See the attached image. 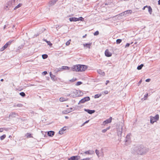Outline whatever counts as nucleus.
Listing matches in <instances>:
<instances>
[{"label": "nucleus", "mask_w": 160, "mask_h": 160, "mask_svg": "<svg viewBox=\"0 0 160 160\" xmlns=\"http://www.w3.org/2000/svg\"><path fill=\"white\" fill-rule=\"evenodd\" d=\"M88 67L85 65L78 64L73 66L70 70L73 71L82 72L87 69Z\"/></svg>", "instance_id": "obj_1"}, {"label": "nucleus", "mask_w": 160, "mask_h": 160, "mask_svg": "<svg viewBox=\"0 0 160 160\" xmlns=\"http://www.w3.org/2000/svg\"><path fill=\"white\" fill-rule=\"evenodd\" d=\"M145 148L143 146H138L135 148L134 150L138 154L142 155L146 153Z\"/></svg>", "instance_id": "obj_2"}, {"label": "nucleus", "mask_w": 160, "mask_h": 160, "mask_svg": "<svg viewBox=\"0 0 160 160\" xmlns=\"http://www.w3.org/2000/svg\"><path fill=\"white\" fill-rule=\"evenodd\" d=\"M72 93L73 94L72 95V97L73 98L82 96L83 94V93L82 91L76 89H75L72 91Z\"/></svg>", "instance_id": "obj_3"}, {"label": "nucleus", "mask_w": 160, "mask_h": 160, "mask_svg": "<svg viewBox=\"0 0 160 160\" xmlns=\"http://www.w3.org/2000/svg\"><path fill=\"white\" fill-rule=\"evenodd\" d=\"M159 118L158 114H156L154 117L151 116V123L153 124L154 122H156L158 120Z\"/></svg>", "instance_id": "obj_4"}, {"label": "nucleus", "mask_w": 160, "mask_h": 160, "mask_svg": "<svg viewBox=\"0 0 160 160\" xmlns=\"http://www.w3.org/2000/svg\"><path fill=\"white\" fill-rule=\"evenodd\" d=\"M12 41H10L5 44L1 48L0 50L1 51H3L6 48L9 46L11 45Z\"/></svg>", "instance_id": "obj_5"}, {"label": "nucleus", "mask_w": 160, "mask_h": 160, "mask_svg": "<svg viewBox=\"0 0 160 160\" xmlns=\"http://www.w3.org/2000/svg\"><path fill=\"white\" fill-rule=\"evenodd\" d=\"M132 12V11L131 10H128L124 12H123L120 14L119 15L120 16H122L124 15L128 16L129 14H131Z\"/></svg>", "instance_id": "obj_6"}, {"label": "nucleus", "mask_w": 160, "mask_h": 160, "mask_svg": "<svg viewBox=\"0 0 160 160\" xmlns=\"http://www.w3.org/2000/svg\"><path fill=\"white\" fill-rule=\"evenodd\" d=\"M79 153L80 154H82L83 156H85L83 155V154L88 155H92L94 153V152L93 150H89L84 152L82 151V152H80V151H79Z\"/></svg>", "instance_id": "obj_7"}, {"label": "nucleus", "mask_w": 160, "mask_h": 160, "mask_svg": "<svg viewBox=\"0 0 160 160\" xmlns=\"http://www.w3.org/2000/svg\"><path fill=\"white\" fill-rule=\"evenodd\" d=\"M90 100V98L89 97H85L81 99L79 102L78 104L79 103H83L85 102Z\"/></svg>", "instance_id": "obj_8"}, {"label": "nucleus", "mask_w": 160, "mask_h": 160, "mask_svg": "<svg viewBox=\"0 0 160 160\" xmlns=\"http://www.w3.org/2000/svg\"><path fill=\"white\" fill-rule=\"evenodd\" d=\"M81 157L79 156H73L68 158V160H78Z\"/></svg>", "instance_id": "obj_9"}, {"label": "nucleus", "mask_w": 160, "mask_h": 160, "mask_svg": "<svg viewBox=\"0 0 160 160\" xmlns=\"http://www.w3.org/2000/svg\"><path fill=\"white\" fill-rule=\"evenodd\" d=\"M72 108H69L67 109L66 110H65L64 111H62V113L64 114H67L71 112L72 111H73Z\"/></svg>", "instance_id": "obj_10"}, {"label": "nucleus", "mask_w": 160, "mask_h": 160, "mask_svg": "<svg viewBox=\"0 0 160 160\" xmlns=\"http://www.w3.org/2000/svg\"><path fill=\"white\" fill-rule=\"evenodd\" d=\"M16 115H18L17 113L15 112H12L9 114V118H15Z\"/></svg>", "instance_id": "obj_11"}, {"label": "nucleus", "mask_w": 160, "mask_h": 160, "mask_svg": "<svg viewBox=\"0 0 160 160\" xmlns=\"http://www.w3.org/2000/svg\"><path fill=\"white\" fill-rule=\"evenodd\" d=\"M112 118L110 117L108 119H107L103 122V124L105 125L106 124L110 123L112 120Z\"/></svg>", "instance_id": "obj_12"}, {"label": "nucleus", "mask_w": 160, "mask_h": 160, "mask_svg": "<svg viewBox=\"0 0 160 160\" xmlns=\"http://www.w3.org/2000/svg\"><path fill=\"white\" fill-rule=\"evenodd\" d=\"M122 126L119 127V128H118L117 130V133L118 135L120 136L121 135V134L122 133Z\"/></svg>", "instance_id": "obj_13"}, {"label": "nucleus", "mask_w": 160, "mask_h": 160, "mask_svg": "<svg viewBox=\"0 0 160 160\" xmlns=\"http://www.w3.org/2000/svg\"><path fill=\"white\" fill-rule=\"evenodd\" d=\"M105 56L107 57H110L112 55V53L109 51L108 49H107L105 51Z\"/></svg>", "instance_id": "obj_14"}, {"label": "nucleus", "mask_w": 160, "mask_h": 160, "mask_svg": "<svg viewBox=\"0 0 160 160\" xmlns=\"http://www.w3.org/2000/svg\"><path fill=\"white\" fill-rule=\"evenodd\" d=\"M84 111L87 112L88 113L90 114H92L94 113L95 112V110H92L86 109H84Z\"/></svg>", "instance_id": "obj_15"}, {"label": "nucleus", "mask_w": 160, "mask_h": 160, "mask_svg": "<svg viewBox=\"0 0 160 160\" xmlns=\"http://www.w3.org/2000/svg\"><path fill=\"white\" fill-rule=\"evenodd\" d=\"M54 134L55 132L53 131H50L48 132V135L50 137H52Z\"/></svg>", "instance_id": "obj_16"}, {"label": "nucleus", "mask_w": 160, "mask_h": 160, "mask_svg": "<svg viewBox=\"0 0 160 160\" xmlns=\"http://www.w3.org/2000/svg\"><path fill=\"white\" fill-rule=\"evenodd\" d=\"M57 1L56 0H52L49 2V3L50 6H52L54 5Z\"/></svg>", "instance_id": "obj_17"}, {"label": "nucleus", "mask_w": 160, "mask_h": 160, "mask_svg": "<svg viewBox=\"0 0 160 160\" xmlns=\"http://www.w3.org/2000/svg\"><path fill=\"white\" fill-rule=\"evenodd\" d=\"M97 72L99 74L103 76H104L105 75V72L101 69L98 70Z\"/></svg>", "instance_id": "obj_18"}, {"label": "nucleus", "mask_w": 160, "mask_h": 160, "mask_svg": "<svg viewBox=\"0 0 160 160\" xmlns=\"http://www.w3.org/2000/svg\"><path fill=\"white\" fill-rule=\"evenodd\" d=\"M69 20L70 22H76L78 20L77 18L75 17L70 18Z\"/></svg>", "instance_id": "obj_19"}, {"label": "nucleus", "mask_w": 160, "mask_h": 160, "mask_svg": "<svg viewBox=\"0 0 160 160\" xmlns=\"http://www.w3.org/2000/svg\"><path fill=\"white\" fill-rule=\"evenodd\" d=\"M12 0H11L8 2L7 3L6 5L10 7L12 5Z\"/></svg>", "instance_id": "obj_20"}, {"label": "nucleus", "mask_w": 160, "mask_h": 160, "mask_svg": "<svg viewBox=\"0 0 160 160\" xmlns=\"http://www.w3.org/2000/svg\"><path fill=\"white\" fill-rule=\"evenodd\" d=\"M92 43H87L86 44H83L84 46L85 47V46H86L88 48H90V46L91 45Z\"/></svg>", "instance_id": "obj_21"}, {"label": "nucleus", "mask_w": 160, "mask_h": 160, "mask_svg": "<svg viewBox=\"0 0 160 160\" xmlns=\"http://www.w3.org/2000/svg\"><path fill=\"white\" fill-rule=\"evenodd\" d=\"M70 68L69 67L66 66H63L61 68V69L63 70H68Z\"/></svg>", "instance_id": "obj_22"}, {"label": "nucleus", "mask_w": 160, "mask_h": 160, "mask_svg": "<svg viewBox=\"0 0 160 160\" xmlns=\"http://www.w3.org/2000/svg\"><path fill=\"white\" fill-rule=\"evenodd\" d=\"M110 127L109 126V127H108V128H107L106 129L102 130V132H103V133L105 132L108 130L110 129Z\"/></svg>", "instance_id": "obj_23"}, {"label": "nucleus", "mask_w": 160, "mask_h": 160, "mask_svg": "<svg viewBox=\"0 0 160 160\" xmlns=\"http://www.w3.org/2000/svg\"><path fill=\"white\" fill-rule=\"evenodd\" d=\"M143 66V64H141L140 65H139L137 68V69L138 70L141 69Z\"/></svg>", "instance_id": "obj_24"}, {"label": "nucleus", "mask_w": 160, "mask_h": 160, "mask_svg": "<svg viewBox=\"0 0 160 160\" xmlns=\"http://www.w3.org/2000/svg\"><path fill=\"white\" fill-rule=\"evenodd\" d=\"M22 3H19L15 7V8H14V10H16L17 8H19V7H21L22 6Z\"/></svg>", "instance_id": "obj_25"}, {"label": "nucleus", "mask_w": 160, "mask_h": 160, "mask_svg": "<svg viewBox=\"0 0 160 160\" xmlns=\"http://www.w3.org/2000/svg\"><path fill=\"white\" fill-rule=\"evenodd\" d=\"M146 8H148V11L150 13V6H145L142 9L143 10H144Z\"/></svg>", "instance_id": "obj_26"}, {"label": "nucleus", "mask_w": 160, "mask_h": 160, "mask_svg": "<svg viewBox=\"0 0 160 160\" xmlns=\"http://www.w3.org/2000/svg\"><path fill=\"white\" fill-rule=\"evenodd\" d=\"M48 57V55L46 54H44L42 55V58L43 59L47 58Z\"/></svg>", "instance_id": "obj_27"}, {"label": "nucleus", "mask_w": 160, "mask_h": 160, "mask_svg": "<svg viewBox=\"0 0 160 160\" xmlns=\"http://www.w3.org/2000/svg\"><path fill=\"white\" fill-rule=\"evenodd\" d=\"M77 19H78L77 21H83L84 19V18L82 17H80L79 18H77Z\"/></svg>", "instance_id": "obj_28"}, {"label": "nucleus", "mask_w": 160, "mask_h": 160, "mask_svg": "<svg viewBox=\"0 0 160 160\" xmlns=\"http://www.w3.org/2000/svg\"><path fill=\"white\" fill-rule=\"evenodd\" d=\"M26 136L27 138H31L32 137V134L30 133H27L26 135Z\"/></svg>", "instance_id": "obj_29"}, {"label": "nucleus", "mask_w": 160, "mask_h": 160, "mask_svg": "<svg viewBox=\"0 0 160 160\" xmlns=\"http://www.w3.org/2000/svg\"><path fill=\"white\" fill-rule=\"evenodd\" d=\"M19 94L22 97H24L26 96V94L24 92H22L19 93Z\"/></svg>", "instance_id": "obj_30"}, {"label": "nucleus", "mask_w": 160, "mask_h": 160, "mask_svg": "<svg viewBox=\"0 0 160 160\" xmlns=\"http://www.w3.org/2000/svg\"><path fill=\"white\" fill-rule=\"evenodd\" d=\"M122 41V40L121 39H118L116 40V43L117 44H120Z\"/></svg>", "instance_id": "obj_31"}, {"label": "nucleus", "mask_w": 160, "mask_h": 160, "mask_svg": "<svg viewBox=\"0 0 160 160\" xmlns=\"http://www.w3.org/2000/svg\"><path fill=\"white\" fill-rule=\"evenodd\" d=\"M101 94H97L95 95L94 96V98H99V97H101Z\"/></svg>", "instance_id": "obj_32"}, {"label": "nucleus", "mask_w": 160, "mask_h": 160, "mask_svg": "<svg viewBox=\"0 0 160 160\" xmlns=\"http://www.w3.org/2000/svg\"><path fill=\"white\" fill-rule=\"evenodd\" d=\"M148 94L147 93V94H145L144 96V97L143 98V100H145L148 97ZM143 98H142V100Z\"/></svg>", "instance_id": "obj_33"}, {"label": "nucleus", "mask_w": 160, "mask_h": 160, "mask_svg": "<svg viewBox=\"0 0 160 160\" xmlns=\"http://www.w3.org/2000/svg\"><path fill=\"white\" fill-rule=\"evenodd\" d=\"M6 137V135L5 134H3L0 137V139L1 140H3Z\"/></svg>", "instance_id": "obj_34"}, {"label": "nucleus", "mask_w": 160, "mask_h": 160, "mask_svg": "<svg viewBox=\"0 0 160 160\" xmlns=\"http://www.w3.org/2000/svg\"><path fill=\"white\" fill-rule=\"evenodd\" d=\"M59 100L60 102H62L65 101L66 100H65V99L64 98L61 97V98H60Z\"/></svg>", "instance_id": "obj_35"}, {"label": "nucleus", "mask_w": 160, "mask_h": 160, "mask_svg": "<svg viewBox=\"0 0 160 160\" xmlns=\"http://www.w3.org/2000/svg\"><path fill=\"white\" fill-rule=\"evenodd\" d=\"M82 82L80 81L78 82L76 84V86H78L82 84Z\"/></svg>", "instance_id": "obj_36"}, {"label": "nucleus", "mask_w": 160, "mask_h": 160, "mask_svg": "<svg viewBox=\"0 0 160 160\" xmlns=\"http://www.w3.org/2000/svg\"><path fill=\"white\" fill-rule=\"evenodd\" d=\"M71 41V40L70 39L66 43V44L67 46H68L70 44V42Z\"/></svg>", "instance_id": "obj_37"}, {"label": "nucleus", "mask_w": 160, "mask_h": 160, "mask_svg": "<svg viewBox=\"0 0 160 160\" xmlns=\"http://www.w3.org/2000/svg\"><path fill=\"white\" fill-rule=\"evenodd\" d=\"M47 43L48 45H49L50 46H52V44L51 43L50 41H47Z\"/></svg>", "instance_id": "obj_38"}, {"label": "nucleus", "mask_w": 160, "mask_h": 160, "mask_svg": "<svg viewBox=\"0 0 160 160\" xmlns=\"http://www.w3.org/2000/svg\"><path fill=\"white\" fill-rule=\"evenodd\" d=\"M99 32L98 31H96L94 33V35L95 36H96L98 35L99 34Z\"/></svg>", "instance_id": "obj_39"}, {"label": "nucleus", "mask_w": 160, "mask_h": 160, "mask_svg": "<svg viewBox=\"0 0 160 160\" xmlns=\"http://www.w3.org/2000/svg\"><path fill=\"white\" fill-rule=\"evenodd\" d=\"M55 76L54 75H51V78L52 79V80H55Z\"/></svg>", "instance_id": "obj_40"}, {"label": "nucleus", "mask_w": 160, "mask_h": 160, "mask_svg": "<svg viewBox=\"0 0 160 160\" xmlns=\"http://www.w3.org/2000/svg\"><path fill=\"white\" fill-rule=\"evenodd\" d=\"M61 70V68H56L55 70V71L56 72H59V71H60Z\"/></svg>", "instance_id": "obj_41"}, {"label": "nucleus", "mask_w": 160, "mask_h": 160, "mask_svg": "<svg viewBox=\"0 0 160 160\" xmlns=\"http://www.w3.org/2000/svg\"><path fill=\"white\" fill-rule=\"evenodd\" d=\"M95 152L96 154L99 157V151L98 150L96 149L95 150Z\"/></svg>", "instance_id": "obj_42"}, {"label": "nucleus", "mask_w": 160, "mask_h": 160, "mask_svg": "<svg viewBox=\"0 0 160 160\" xmlns=\"http://www.w3.org/2000/svg\"><path fill=\"white\" fill-rule=\"evenodd\" d=\"M9 6H8V5H6V6H5L4 8L6 10H7L9 9V8H8Z\"/></svg>", "instance_id": "obj_43"}, {"label": "nucleus", "mask_w": 160, "mask_h": 160, "mask_svg": "<svg viewBox=\"0 0 160 160\" xmlns=\"http://www.w3.org/2000/svg\"><path fill=\"white\" fill-rule=\"evenodd\" d=\"M17 106L19 107H21L22 106V105L21 104H18L17 105Z\"/></svg>", "instance_id": "obj_44"}, {"label": "nucleus", "mask_w": 160, "mask_h": 160, "mask_svg": "<svg viewBox=\"0 0 160 160\" xmlns=\"http://www.w3.org/2000/svg\"><path fill=\"white\" fill-rule=\"evenodd\" d=\"M61 130H62V131L63 132L65 130H66V127H63V128H62Z\"/></svg>", "instance_id": "obj_45"}, {"label": "nucleus", "mask_w": 160, "mask_h": 160, "mask_svg": "<svg viewBox=\"0 0 160 160\" xmlns=\"http://www.w3.org/2000/svg\"><path fill=\"white\" fill-rule=\"evenodd\" d=\"M58 133L60 134H62L63 133V132L61 130L59 131Z\"/></svg>", "instance_id": "obj_46"}, {"label": "nucleus", "mask_w": 160, "mask_h": 160, "mask_svg": "<svg viewBox=\"0 0 160 160\" xmlns=\"http://www.w3.org/2000/svg\"><path fill=\"white\" fill-rule=\"evenodd\" d=\"M81 160H91V159L90 158H88L81 159Z\"/></svg>", "instance_id": "obj_47"}, {"label": "nucleus", "mask_w": 160, "mask_h": 160, "mask_svg": "<svg viewBox=\"0 0 160 160\" xmlns=\"http://www.w3.org/2000/svg\"><path fill=\"white\" fill-rule=\"evenodd\" d=\"M73 95L72 93V91H71V93L68 94L67 96H70L72 97V95Z\"/></svg>", "instance_id": "obj_48"}, {"label": "nucleus", "mask_w": 160, "mask_h": 160, "mask_svg": "<svg viewBox=\"0 0 160 160\" xmlns=\"http://www.w3.org/2000/svg\"><path fill=\"white\" fill-rule=\"evenodd\" d=\"M89 120H88V121H86L85 122H84V123L82 124V126L84 125V124H86V123H88V122H89Z\"/></svg>", "instance_id": "obj_49"}, {"label": "nucleus", "mask_w": 160, "mask_h": 160, "mask_svg": "<svg viewBox=\"0 0 160 160\" xmlns=\"http://www.w3.org/2000/svg\"><path fill=\"white\" fill-rule=\"evenodd\" d=\"M130 43H127L125 45V48L129 47V46H130Z\"/></svg>", "instance_id": "obj_50"}, {"label": "nucleus", "mask_w": 160, "mask_h": 160, "mask_svg": "<svg viewBox=\"0 0 160 160\" xmlns=\"http://www.w3.org/2000/svg\"><path fill=\"white\" fill-rule=\"evenodd\" d=\"M42 74L44 75H46V74H47V71H44L42 72Z\"/></svg>", "instance_id": "obj_51"}, {"label": "nucleus", "mask_w": 160, "mask_h": 160, "mask_svg": "<svg viewBox=\"0 0 160 160\" xmlns=\"http://www.w3.org/2000/svg\"><path fill=\"white\" fill-rule=\"evenodd\" d=\"M76 80V79L73 78V79H72L71 80H70V81H72V82H74Z\"/></svg>", "instance_id": "obj_52"}, {"label": "nucleus", "mask_w": 160, "mask_h": 160, "mask_svg": "<svg viewBox=\"0 0 160 160\" xmlns=\"http://www.w3.org/2000/svg\"><path fill=\"white\" fill-rule=\"evenodd\" d=\"M146 82H149L150 81V79L148 78L146 80H145Z\"/></svg>", "instance_id": "obj_53"}, {"label": "nucleus", "mask_w": 160, "mask_h": 160, "mask_svg": "<svg viewBox=\"0 0 160 160\" xmlns=\"http://www.w3.org/2000/svg\"><path fill=\"white\" fill-rule=\"evenodd\" d=\"M39 35V34H35L34 36V38L37 37V36Z\"/></svg>", "instance_id": "obj_54"}, {"label": "nucleus", "mask_w": 160, "mask_h": 160, "mask_svg": "<svg viewBox=\"0 0 160 160\" xmlns=\"http://www.w3.org/2000/svg\"><path fill=\"white\" fill-rule=\"evenodd\" d=\"M109 82V80H107L106 81V85H107L108 83Z\"/></svg>", "instance_id": "obj_55"}, {"label": "nucleus", "mask_w": 160, "mask_h": 160, "mask_svg": "<svg viewBox=\"0 0 160 160\" xmlns=\"http://www.w3.org/2000/svg\"><path fill=\"white\" fill-rule=\"evenodd\" d=\"M3 130L1 128H0V132H2Z\"/></svg>", "instance_id": "obj_56"}, {"label": "nucleus", "mask_w": 160, "mask_h": 160, "mask_svg": "<svg viewBox=\"0 0 160 160\" xmlns=\"http://www.w3.org/2000/svg\"><path fill=\"white\" fill-rule=\"evenodd\" d=\"M142 80H141L139 82H138V84H140L142 82Z\"/></svg>", "instance_id": "obj_57"}, {"label": "nucleus", "mask_w": 160, "mask_h": 160, "mask_svg": "<svg viewBox=\"0 0 160 160\" xmlns=\"http://www.w3.org/2000/svg\"><path fill=\"white\" fill-rule=\"evenodd\" d=\"M87 34H85V35H84L83 36L82 38H85L86 37V36H87Z\"/></svg>", "instance_id": "obj_58"}, {"label": "nucleus", "mask_w": 160, "mask_h": 160, "mask_svg": "<svg viewBox=\"0 0 160 160\" xmlns=\"http://www.w3.org/2000/svg\"><path fill=\"white\" fill-rule=\"evenodd\" d=\"M158 5H160V0H159L158 1Z\"/></svg>", "instance_id": "obj_59"}, {"label": "nucleus", "mask_w": 160, "mask_h": 160, "mask_svg": "<svg viewBox=\"0 0 160 160\" xmlns=\"http://www.w3.org/2000/svg\"><path fill=\"white\" fill-rule=\"evenodd\" d=\"M65 118L66 119H68V116H65Z\"/></svg>", "instance_id": "obj_60"}, {"label": "nucleus", "mask_w": 160, "mask_h": 160, "mask_svg": "<svg viewBox=\"0 0 160 160\" xmlns=\"http://www.w3.org/2000/svg\"><path fill=\"white\" fill-rule=\"evenodd\" d=\"M43 41L46 42H47V40L46 39H43Z\"/></svg>", "instance_id": "obj_61"}, {"label": "nucleus", "mask_w": 160, "mask_h": 160, "mask_svg": "<svg viewBox=\"0 0 160 160\" xmlns=\"http://www.w3.org/2000/svg\"><path fill=\"white\" fill-rule=\"evenodd\" d=\"M4 81V80L3 79H1V81L2 82H3Z\"/></svg>", "instance_id": "obj_62"}, {"label": "nucleus", "mask_w": 160, "mask_h": 160, "mask_svg": "<svg viewBox=\"0 0 160 160\" xmlns=\"http://www.w3.org/2000/svg\"><path fill=\"white\" fill-rule=\"evenodd\" d=\"M50 76H51V75H53L52 74V73L51 72H50Z\"/></svg>", "instance_id": "obj_63"}, {"label": "nucleus", "mask_w": 160, "mask_h": 160, "mask_svg": "<svg viewBox=\"0 0 160 160\" xmlns=\"http://www.w3.org/2000/svg\"><path fill=\"white\" fill-rule=\"evenodd\" d=\"M6 27V25H4V26L3 27L4 29H5V28Z\"/></svg>", "instance_id": "obj_64"}]
</instances>
